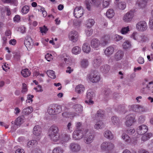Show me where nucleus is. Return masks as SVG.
<instances>
[{"mask_svg":"<svg viewBox=\"0 0 153 153\" xmlns=\"http://www.w3.org/2000/svg\"><path fill=\"white\" fill-rule=\"evenodd\" d=\"M59 131V129L56 125H53L50 127L48 134L52 140L56 142L58 141L60 139Z\"/></svg>","mask_w":153,"mask_h":153,"instance_id":"f257e3e1","label":"nucleus"},{"mask_svg":"<svg viewBox=\"0 0 153 153\" xmlns=\"http://www.w3.org/2000/svg\"><path fill=\"white\" fill-rule=\"evenodd\" d=\"M114 148V145L111 142H103L100 146L101 151L105 152V153H112Z\"/></svg>","mask_w":153,"mask_h":153,"instance_id":"f03ea898","label":"nucleus"},{"mask_svg":"<svg viewBox=\"0 0 153 153\" xmlns=\"http://www.w3.org/2000/svg\"><path fill=\"white\" fill-rule=\"evenodd\" d=\"M101 79L99 73L96 71H94L87 74L86 79L88 82L97 83Z\"/></svg>","mask_w":153,"mask_h":153,"instance_id":"7ed1b4c3","label":"nucleus"},{"mask_svg":"<svg viewBox=\"0 0 153 153\" xmlns=\"http://www.w3.org/2000/svg\"><path fill=\"white\" fill-rule=\"evenodd\" d=\"M83 137H84V142L87 144L90 143L93 141L94 136L88 129L84 131Z\"/></svg>","mask_w":153,"mask_h":153,"instance_id":"20e7f679","label":"nucleus"},{"mask_svg":"<svg viewBox=\"0 0 153 153\" xmlns=\"http://www.w3.org/2000/svg\"><path fill=\"white\" fill-rule=\"evenodd\" d=\"M90 44L91 47L95 50H98L101 47L104 46L101 40L97 38L92 39L91 41Z\"/></svg>","mask_w":153,"mask_h":153,"instance_id":"39448f33","label":"nucleus"},{"mask_svg":"<svg viewBox=\"0 0 153 153\" xmlns=\"http://www.w3.org/2000/svg\"><path fill=\"white\" fill-rule=\"evenodd\" d=\"M68 37L70 40L73 42L75 43L79 39V33L76 31L73 30L69 33Z\"/></svg>","mask_w":153,"mask_h":153,"instance_id":"423d86ee","label":"nucleus"},{"mask_svg":"<svg viewBox=\"0 0 153 153\" xmlns=\"http://www.w3.org/2000/svg\"><path fill=\"white\" fill-rule=\"evenodd\" d=\"M60 107L56 104H53L50 105L48 110V112L50 115H54L60 112L59 109Z\"/></svg>","mask_w":153,"mask_h":153,"instance_id":"0eeeda50","label":"nucleus"},{"mask_svg":"<svg viewBox=\"0 0 153 153\" xmlns=\"http://www.w3.org/2000/svg\"><path fill=\"white\" fill-rule=\"evenodd\" d=\"M125 125L128 127H130L135 122L134 115L133 114H128L125 117Z\"/></svg>","mask_w":153,"mask_h":153,"instance_id":"6e6552de","label":"nucleus"},{"mask_svg":"<svg viewBox=\"0 0 153 153\" xmlns=\"http://www.w3.org/2000/svg\"><path fill=\"white\" fill-rule=\"evenodd\" d=\"M136 28L139 31H144L148 28L147 24L144 21H140L136 24Z\"/></svg>","mask_w":153,"mask_h":153,"instance_id":"1a4fd4ad","label":"nucleus"},{"mask_svg":"<svg viewBox=\"0 0 153 153\" xmlns=\"http://www.w3.org/2000/svg\"><path fill=\"white\" fill-rule=\"evenodd\" d=\"M85 3L87 9L89 10L91 6H94L98 7L100 3L98 0H87L85 1Z\"/></svg>","mask_w":153,"mask_h":153,"instance_id":"9d476101","label":"nucleus"},{"mask_svg":"<svg viewBox=\"0 0 153 153\" xmlns=\"http://www.w3.org/2000/svg\"><path fill=\"white\" fill-rule=\"evenodd\" d=\"M33 134L36 137L37 140H39L42 136L41 129L38 125L35 126L33 129Z\"/></svg>","mask_w":153,"mask_h":153,"instance_id":"9b49d317","label":"nucleus"},{"mask_svg":"<svg viewBox=\"0 0 153 153\" xmlns=\"http://www.w3.org/2000/svg\"><path fill=\"white\" fill-rule=\"evenodd\" d=\"M148 82L147 80H145L143 83V85L144 86V88L145 89L144 90L145 93H147L148 92L150 91L153 92V82H149L148 84Z\"/></svg>","mask_w":153,"mask_h":153,"instance_id":"f8f14e48","label":"nucleus"},{"mask_svg":"<svg viewBox=\"0 0 153 153\" xmlns=\"http://www.w3.org/2000/svg\"><path fill=\"white\" fill-rule=\"evenodd\" d=\"M69 148L72 152L75 153L79 152L81 149L80 145L75 143H70L69 145Z\"/></svg>","mask_w":153,"mask_h":153,"instance_id":"ddd939ff","label":"nucleus"},{"mask_svg":"<svg viewBox=\"0 0 153 153\" xmlns=\"http://www.w3.org/2000/svg\"><path fill=\"white\" fill-rule=\"evenodd\" d=\"M129 107H130V106ZM130 107L131 110L138 113L145 112L146 111L145 108L141 105H132Z\"/></svg>","mask_w":153,"mask_h":153,"instance_id":"4468645a","label":"nucleus"},{"mask_svg":"<svg viewBox=\"0 0 153 153\" xmlns=\"http://www.w3.org/2000/svg\"><path fill=\"white\" fill-rule=\"evenodd\" d=\"M147 126L145 125H142L139 126L136 129V132L139 135H143L148 131Z\"/></svg>","mask_w":153,"mask_h":153,"instance_id":"2eb2a0df","label":"nucleus"},{"mask_svg":"<svg viewBox=\"0 0 153 153\" xmlns=\"http://www.w3.org/2000/svg\"><path fill=\"white\" fill-rule=\"evenodd\" d=\"M84 13V10L81 7H77L74 11V15L75 17L79 18L81 17Z\"/></svg>","mask_w":153,"mask_h":153,"instance_id":"dca6fc26","label":"nucleus"},{"mask_svg":"<svg viewBox=\"0 0 153 153\" xmlns=\"http://www.w3.org/2000/svg\"><path fill=\"white\" fill-rule=\"evenodd\" d=\"M134 17V13L131 11H129L125 14L123 18V20L126 22H130Z\"/></svg>","mask_w":153,"mask_h":153,"instance_id":"f3484780","label":"nucleus"},{"mask_svg":"<svg viewBox=\"0 0 153 153\" xmlns=\"http://www.w3.org/2000/svg\"><path fill=\"white\" fill-rule=\"evenodd\" d=\"M84 132L81 130H76L73 133V137L75 140H79L82 138L84 136Z\"/></svg>","mask_w":153,"mask_h":153,"instance_id":"a211bd4d","label":"nucleus"},{"mask_svg":"<svg viewBox=\"0 0 153 153\" xmlns=\"http://www.w3.org/2000/svg\"><path fill=\"white\" fill-rule=\"evenodd\" d=\"M94 96V93L92 91H88L87 93V99L85 101V102L88 104H92L94 102L92 99Z\"/></svg>","mask_w":153,"mask_h":153,"instance_id":"6ab92c4d","label":"nucleus"},{"mask_svg":"<svg viewBox=\"0 0 153 153\" xmlns=\"http://www.w3.org/2000/svg\"><path fill=\"white\" fill-rule=\"evenodd\" d=\"M96 123L94 126V128L97 129H102L105 126L103 121L100 119H95Z\"/></svg>","mask_w":153,"mask_h":153,"instance_id":"aec40b11","label":"nucleus"},{"mask_svg":"<svg viewBox=\"0 0 153 153\" xmlns=\"http://www.w3.org/2000/svg\"><path fill=\"white\" fill-rule=\"evenodd\" d=\"M24 44L27 50L30 49L32 47L33 44L31 38L28 36L26 37L24 41Z\"/></svg>","mask_w":153,"mask_h":153,"instance_id":"412c9836","label":"nucleus"},{"mask_svg":"<svg viewBox=\"0 0 153 153\" xmlns=\"http://www.w3.org/2000/svg\"><path fill=\"white\" fill-rule=\"evenodd\" d=\"M102 62L101 58L100 57H97L94 58L92 61V64L95 68H97L100 65Z\"/></svg>","mask_w":153,"mask_h":153,"instance_id":"4be33fe9","label":"nucleus"},{"mask_svg":"<svg viewBox=\"0 0 153 153\" xmlns=\"http://www.w3.org/2000/svg\"><path fill=\"white\" fill-rule=\"evenodd\" d=\"M111 122L112 125L117 127H119L120 126V120L118 117L113 116L111 117Z\"/></svg>","mask_w":153,"mask_h":153,"instance_id":"5701e85b","label":"nucleus"},{"mask_svg":"<svg viewBox=\"0 0 153 153\" xmlns=\"http://www.w3.org/2000/svg\"><path fill=\"white\" fill-rule=\"evenodd\" d=\"M114 51V48L112 46H110L104 50V53L106 56L108 57L113 53Z\"/></svg>","mask_w":153,"mask_h":153,"instance_id":"b1692460","label":"nucleus"},{"mask_svg":"<svg viewBox=\"0 0 153 153\" xmlns=\"http://www.w3.org/2000/svg\"><path fill=\"white\" fill-rule=\"evenodd\" d=\"M82 50L83 52L86 53H89L91 50L89 44L88 42H85L82 46Z\"/></svg>","mask_w":153,"mask_h":153,"instance_id":"393cba45","label":"nucleus"},{"mask_svg":"<svg viewBox=\"0 0 153 153\" xmlns=\"http://www.w3.org/2000/svg\"><path fill=\"white\" fill-rule=\"evenodd\" d=\"M110 69V66L106 64L102 65L100 68V71L104 74H106L108 73Z\"/></svg>","mask_w":153,"mask_h":153,"instance_id":"a878e982","label":"nucleus"},{"mask_svg":"<svg viewBox=\"0 0 153 153\" xmlns=\"http://www.w3.org/2000/svg\"><path fill=\"white\" fill-rule=\"evenodd\" d=\"M25 117L24 116H19L16 120L15 124L17 126H20L25 121Z\"/></svg>","mask_w":153,"mask_h":153,"instance_id":"bb28decb","label":"nucleus"},{"mask_svg":"<svg viewBox=\"0 0 153 153\" xmlns=\"http://www.w3.org/2000/svg\"><path fill=\"white\" fill-rule=\"evenodd\" d=\"M110 39V36L108 35H105L102 36L100 39L103 46H105L108 43Z\"/></svg>","mask_w":153,"mask_h":153,"instance_id":"cd10ccee","label":"nucleus"},{"mask_svg":"<svg viewBox=\"0 0 153 153\" xmlns=\"http://www.w3.org/2000/svg\"><path fill=\"white\" fill-rule=\"evenodd\" d=\"M104 137L110 140H112L114 138L113 134L111 132L108 130L105 131L103 133Z\"/></svg>","mask_w":153,"mask_h":153,"instance_id":"c85d7f7f","label":"nucleus"},{"mask_svg":"<svg viewBox=\"0 0 153 153\" xmlns=\"http://www.w3.org/2000/svg\"><path fill=\"white\" fill-rule=\"evenodd\" d=\"M146 0H137L136 3V5L140 8L144 7L146 5Z\"/></svg>","mask_w":153,"mask_h":153,"instance_id":"c756f323","label":"nucleus"},{"mask_svg":"<svg viewBox=\"0 0 153 153\" xmlns=\"http://www.w3.org/2000/svg\"><path fill=\"white\" fill-rule=\"evenodd\" d=\"M60 139L58 141L59 142H66L69 140L70 138V136L67 134H62L61 135H59Z\"/></svg>","mask_w":153,"mask_h":153,"instance_id":"7c9ffc66","label":"nucleus"},{"mask_svg":"<svg viewBox=\"0 0 153 153\" xmlns=\"http://www.w3.org/2000/svg\"><path fill=\"white\" fill-rule=\"evenodd\" d=\"M84 86L81 84H79L77 85L75 88V91L76 92L79 94L82 93L85 90Z\"/></svg>","mask_w":153,"mask_h":153,"instance_id":"2f4dec72","label":"nucleus"},{"mask_svg":"<svg viewBox=\"0 0 153 153\" xmlns=\"http://www.w3.org/2000/svg\"><path fill=\"white\" fill-rule=\"evenodd\" d=\"M33 111V108L31 106L25 108L22 110V113L25 115H28L30 114Z\"/></svg>","mask_w":153,"mask_h":153,"instance_id":"473e14b6","label":"nucleus"},{"mask_svg":"<svg viewBox=\"0 0 153 153\" xmlns=\"http://www.w3.org/2000/svg\"><path fill=\"white\" fill-rule=\"evenodd\" d=\"M140 35L137 32L135 31L131 35L130 37L134 40L139 42L140 40Z\"/></svg>","mask_w":153,"mask_h":153,"instance_id":"72a5a7b5","label":"nucleus"},{"mask_svg":"<svg viewBox=\"0 0 153 153\" xmlns=\"http://www.w3.org/2000/svg\"><path fill=\"white\" fill-rule=\"evenodd\" d=\"M80 64L81 68H87L89 65V62L88 59H81Z\"/></svg>","mask_w":153,"mask_h":153,"instance_id":"f704fd0d","label":"nucleus"},{"mask_svg":"<svg viewBox=\"0 0 153 153\" xmlns=\"http://www.w3.org/2000/svg\"><path fill=\"white\" fill-rule=\"evenodd\" d=\"M124 55L123 52L121 50L118 51L115 54V59L117 60L121 59Z\"/></svg>","mask_w":153,"mask_h":153,"instance_id":"c9c22d12","label":"nucleus"},{"mask_svg":"<svg viewBox=\"0 0 153 153\" xmlns=\"http://www.w3.org/2000/svg\"><path fill=\"white\" fill-rule=\"evenodd\" d=\"M81 49L80 47L76 46L74 47L72 49V53L75 55H77L80 53Z\"/></svg>","mask_w":153,"mask_h":153,"instance_id":"e433bc0d","label":"nucleus"},{"mask_svg":"<svg viewBox=\"0 0 153 153\" xmlns=\"http://www.w3.org/2000/svg\"><path fill=\"white\" fill-rule=\"evenodd\" d=\"M131 46V42L128 40L125 41L123 44V48L126 50L129 49Z\"/></svg>","mask_w":153,"mask_h":153,"instance_id":"4c0bfd02","label":"nucleus"},{"mask_svg":"<svg viewBox=\"0 0 153 153\" xmlns=\"http://www.w3.org/2000/svg\"><path fill=\"white\" fill-rule=\"evenodd\" d=\"M73 108L78 113V115L82 111V107L79 104H75L73 106Z\"/></svg>","mask_w":153,"mask_h":153,"instance_id":"58836bf2","label":"nucleus"},{"mask_svg":"<svg viewBox=\"0 0 153 153\" xmlns=\"http://www.w3.org/2000/svg\"><path fill=\"white\" fill-rule=\"evenodd\" d=\"M70 22H73V25L76 27H78L80 26L81 24V22L79 20H78L77 19H75L73 20L72 19H71L68 22V24L69 25H71V24H70Z\"/></svg>","mask_w":153,"mask_h":153,"instance_id":"ea45409f","label":"nucleus"},{"mask_svg":"<svg viewBox=\"0 0 153 153\" xmlns=\"http://www.w3.org/2000/svg\"><path fill=\"white\" fill-rule=\"evenodd\" d=\"M114 10L112 9H109L107 10L106 15L108 18H111L114 17Z\"/></svg>","mask_w":153,"mask_h":153,"instance_id":"a19ab883","label":"nucleus"},{"mask_svg":"<svg viewBox=\"0 0 153 153\" xmlns=\"http://www.w3.org/2000/svg\"><path fill=\"white\" fill-rule=\"evenodd\" d=\"M31 73V72L27 68L23 69L21 71L22 75L25 77L28 76L30 75Z\"/></svg>","mask_w":153,"mask_h":153,"instance_id":"79ce46f5","label":"nucleus"},{"mask_svg":"<svg viewBox=\"0 0 153 153\" xmlns=\"http://www.w3.org/2000/svg\"><path fill=\"white\" fill-rule=\"evenodd\" d=\"M37 143V142L36 140H30L27 143V147L28 148H32L34 146L36 145Z\"/></svg>","mask_w":153,"mask_h":153,"instance_id":"37998d69","label":"nucleus"},{"mask_svg":"<svg viewBox=\"0 0 153 153\" xmlns=\"http://www.w3.org/2000/svg\"><path fill=\"white\" fill-rule=\"evenodd\" d=\"M95 23V21L94 20L91 19H89L87 20L86 22L85 25L86 27H90L94 25Z\"/></svg>","mask_w":153,"mask_h":153,"instance_id":"c03bdc74","label":"nucleus"},{"mask_svg":"<svg viewBox=\"0 0 153 153\" xmlns=\"http://www.w3.org/2000/svg\"><path fill=\"white\" fill-rule=\"evenodd\" d=\"M122 138L126 142L128 143H130L131 141V140L129 137L125 133L122 134Z\"/></svg>","mask_w":153,"mask_h":153,"instance_id":"a18cd8bd","label":"nucleus"},{"mask_svg":"<svg viewBox=\"0 0 153 153\" xmlns=\"http://www.w3.org/2000/svg\"><path fill=\"white\" fill-rule=\"evenodd\" d=\"M111 0H102V7L103 8L108 7L110 4Z\"/></svg>","mask_w":153,"mask_h":153,"instance_id":"49530a36","label":"nucleus"},{"mask_svg":"<svg viewBox=\"0 0 153 153\" xmlns=\"http://www.w3.org/2000/svg\"><path fill=\"white\" fill-rule=\"evenodd\" d=\"M47 74L48 76L51 79H54L56 77L54 71L52 70L47 71Z\"/></svg>","mask_w":153,"mask_h":153,"instance_id":"de8ad7c7","label":"nucleus"},{"mask_svg":"<svg viewBox=\"0 0 153 153\" xmlns=\"http://www.w3.org/2000/svg\"><path fill=\"white\" fill-rule=\"evenodd\" d=\"M104 114V112L102 110H100L97 111L96 115L95 117V119H100V118L102 117Z\"/></svg>","mask_w":153,"mask_h":153,"instance_id":"09e8293b","label":"nucleus"},{"mask_svg":"<svg viewBox=\"0 0 153 153\" xmlns=\"http://www.w3.org/2000/svg\"><path fill=\"white\" fill-rule=\"evenodd\" d=\"M111 38L114 41L118 42L123 39V37L117 34L112 35Z\"/></svg>","mask_w":153,"mask_h":153,"instance_id":"8fccbe9b","label":"nucleus"},{"mask_svg":"<svg viewBox=\"0 0 153 153\" xmlns=\"http://www.w3.org/2000/svg\"><path fill=\"white\" fill-rule=\"evenodd\" d=\"M116 5H117L118 8L121 10H124L126 7V4L124 2H122L119 3L118 2V4Z\"/></svg>","mask_w":153,"mask_h":153,"instance_id":"3c124183","label":"nucleus"},{"mask_svg":"<svg viewBox=\"0 0 153 153\" xmlns=\"http://www.w3.org/2000/svg\"><path fill=\"white\" fill-rule=\"evenodd\" d=\"M152 136V135L151 133H148L143 136L141 139L143 141H146L149 139Z\"/></svg>","mask_w":153,"mask_h":153,"instance_id":"603ef678","label":"nucleus"},{"mask_svg":"<svg viewBox=\"0 0 153 153\" xmlns=\"http://www.w3.org/2000/svg\"><path fill=\"white\" fill-rule=\"evenodd\" d=\"M64 152V150L62 148L57 147L53 150L52 153H63Z\"/></svg>","mask_w":153,"mask_h":153,"instance_id":"864d4df0","label":"nucleus"},{"mask_svg":"<svg viewBox=\"0 0 153 153\" xmlns=\"http://www.w3.org/2000/svg\"><path fill=\"white\" fill-rule=\"evenodd\" d=\"M93 29L90 27H86L85 30V33L86 35L89 36H91L93 33Z\"/></svg>","mask_w":153,"mask_h":153,"instance_id":"5fc2aeb1","label":"nucleus"},{"mask_svg":"<svg viewBox=\"0 0 153 153\" xmlns=\"http://www.w3.org/2000/svg\"><path fill=\"white\" fill-rule=\"evenodd\" d=\"M130 31L129 26H127L125 27H123L121 31V33L123 35H125L127 34Z\"/></svg>","mask_w":153,"mask_h":153,"instance_id":"6e6d98bb","label":"nucleus"},{"mask_svg":"<svg viewBox=\"0 0 153 153\" xmlns=\"http://www.w3.org/2000/svg\"><path fill=\"white\" fill-rule=\"evenodd\" d=\"M27 85L25 83H23L21 90V92L23 94H26L27 92Z\"/></svg>","mask_w":153,"mask_h":153,"instance_id":"4d7b16f0","label":"nucleus"},{"mask_svg":"<svg viewBox=\"0 0 153 153\" xmlns=\"http://www.w3.org/2000/svg\"><path fill=\"white\" fill-rule=\"evenodd\" d=\"M39 29L40 30V31L43 35L46 34L48 30L47 27L45 25L42 27H40Z\"/></svg>","mask_w":153,"mask_h":153,"instance_id":"13d9d810","label":"nucleus"},{"mask_svg":"<svg viewBox=\"0 0 153 153\" xmlns=\"http://www.w3.org/2000/svg\"><path fill=\"white\" fill-rule=\"evenodd\" d=\"M29 10V7L27 5L24 6L22 9L21 11L23 14H27Z\"/></svg>","mask_w":153,"mask_h":153,"instance_id":"bf43d9fd","label":"nucleus"},{"mask_svg":"<svg viewBox=\"0 0 153 153\" xmlns=\"http://www.w3.org/2000/svg\"><path fill=\"white\" fill-rule=\"evenodd\" d=\"M34 96L33 95L28 94L27 97V100H26L27 103H29L31 104L33 102L32 98Z\"/></svg>","mask_w":153,"mask_h":153,"instance_id":"052dcab7","label":"nucleus"},{"mask_svg":"<svg viewBox=\"0 0 153 153\" xmlns=\"http://www.w3.org/2000/svg\"><path fill=\"white\" fill-rule=\"evenodd\" d=\"M64 61L65 63L68 65L71 64V60L70 57L68 56H66V57L64 58Z\"/></svg>","mask_w":153,"mask_h":153,"instance_id":"680f3d73","label":"nucleus"},{"mask_svg":"<svg viewBox=\"0 0 153 153\" xmlns=\"http://www.w3.org/2000/svg\"><path fill=\"white\" fill-rule=\"evenodd\" d=\"M140 41L139 42H145L148 40V38L147 37L143 35H140Z\"/></svg>","mask_w":153,"mask_h":153,"instance_id":"e2e57ef3","label":"nucleus"},{"mask_svg":"<svg viewBox=\"0 0 153 153\" xmlns=\"http://www.w3.org/2000/svg\"><path fill=\"white\" fill-rule=\"evenodd\" d=\"M53 57L51 54L49 53L47 54L45 56V58L48 62H50L52 60Z\"/></svg>","mask_w":153,"mask_h":153,"instance_id":"0e129e2a","label":"nucleus"},{"mask_svg":"<svg viewBox=\"0 0 153 153\" xmlns=\"http://www.w3.org/2000/svg\"><path fill=\"white\" fill-rule=\"evenodd\" d=\"M72 125V124L71 122L69 123L67 125V128L68 132L69 133H71L73 131Z\"/></svg>","mask_w":153,"mask_h":153,"instance_id":"69168bd1","label":"nucleus"},{"mask_svg":"<svg viewBox=\"0 0 153 153\" xmlns=\"http://www.w3.org/2000/svg\"><path fill=\"white\" fill-rule=\"evenodd\" d=\"M105 94L106 98L110 97L111 94V91L109 89L105 91Z\"/></svg>","mask_w":153,"mask_h":153,"instance_id":"338daca9","label":"nucleus"},{"mask_svg":"<svg viewBox=\"0 0 153 153\" xmlns=\"http://www.w3.org/2000/svg\"><path fill=\"white\" fill-rule=\"evenodd\" d=\"M149 28L152 30H153V18H151L150 19L149 22Z\"/></svg>","mask_w":153,"mask_h":153,"instance_id":"774afa93","label":"nucleus"}]
</instances>
